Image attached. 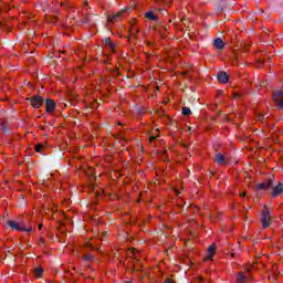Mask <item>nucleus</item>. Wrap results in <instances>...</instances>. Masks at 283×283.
<instances>
[{
    "mask_svg": "<svg viewBox=\"0 0 283 283\" xmlns=\"http://www.w3.org/2000/svg\"><path fill=\"white\" fill-rule=\"evenodd\" d=\"M91 189H94V184H91Z\"/></svg>",
    "mask_w": 283,
    "mask_h": 283,
    "instance_id": "obj_32",
    "label": "nucleus"
},
{
    "mask_svg": "<svg viewBox=\"0 0 283 283\" xmlns=\"http://www.w3.org/2000/svg\"><path fill=\"white\" fill-rule=\"evenodd\" d=\"M184 76H187V72L184 73Z\"/></svg>",
    "mask_w": 283,
    "mask_h": 283,
    "instance_id": "obj_34",
    "label": "nucleus"
},
{
    "mask_svg": "<svg viewBox=\"0 0 283 283\" xmlns=\"http://www.w3.org/2000/svg\"><path fill=\"white\" fill-rule=\"evenodd\" d=\"M164 283H174L171 280H166Z\"/></svg>",
    "mask_w": 283,
    "mask_h": 283,
    "instance_id": "obj_31",
    "label": "nucleus"
},
{
    "mask_svg": "<svg viewBox=\"0 0 283 283\" xmlns=\"http://www.w3.org/2000/svg\"><path fill=\"white\" fill-rule=\"evenodd\" d=\"M43 275V268L35 269V277H41Z\"/></svg>",
    "mask_w": 283,
    "mask_h": 283,
    "instance_id": "obj_21",
    "label": "nucleus"
},
{
    "mask_svg": "<svg viewBox=\"0 0 283 283\" xmlns=\"http://www.w3.org/2000/svg\"><path fill=\"white\" fill-rule=\"evenodd\" d=\"M90 172L92 175V178H94V168H90Z\"/></svg>",
    "mask_w": 283,
    "mask_h": 283,
    "instance_id": "obj_27",
    "label": "nucleus"
},
{
    "mask_svg": "<svg viewBox=\"0 0 283 283\" xmlns=\"http://www.w3.org/2000/svg\"><path fill=\"white\" fill-rule=\"evenodd\" d=\"M269 189H273V179H268L256 185V191H269Z\"/></svg>",
    "mask_w": 283,
    "mask_h": 283,
    "instance_id": "obj_3",
    "label": "nucleus"
},
{
    "mask_svg": "<svg viewBox=\"0 0 283 283\" xmlns=\"http://www.w3.org/2000/svg\"><path fill=\"white\" fill-rule=\"evenodd\" d=\"M240 196L244 198V196H247V192H242Z\"/></svg>",
    "mask_w": 283,
    "mask_h": 283,
    "instance_id": "obj_30",
    "label": "nucleus"
},
{
    "mask_svg": "<svg viewBox=\"0 0 283 283\" xmlns=\"http://www.w3.org/2000/svg\"><path fill=\"white\" fill-rule=\"evenodd\" d=\"M217 78L219 81V83H229V75L227 74V72H219L217 74Z\"/></svg>",
    "mask_w": 283,
    "mask_h": 283,
    "instance_id": "obj_12",
    "label": "nucleus"
},
{
    "mask_svg": "<svg viewBox=\"0 0 283 283\" xmlns=\"http://www.w3.org/2000/svg\"><path fill=\"white\" fill-rule=\"evenodd\" d=\"M237 283H247V277L244 276V272H240L237 276Z\"/></svg>",
    "mask_w": 283,
    "mask_h": 283,
    "instance_id": "obj_16",
    "label": "nucleus"
},
{
    "mask_svg": "<svg viewBox=\"0 0 283 283\" xmlns=\"http://www.w3.org/2000/svg\"><path fill=\"white\" fill-rule=\"evenodd\" d=\"M102 235H103V238H104V235H106V232H103Z\"/></svg>",
    "mask_w": 283,
    "mask_h": 283,
    "instance_id": "obj_33",
    "label": "nucleus"
},
{
    "mask_svg": "<svg viewBox=\"0 0 283 283\" xmlns=\"http://www.w3.org/2000/svg\"><path fill=\"white\" fill-rule=\"evenodd\" d=\"M258 120H260L261 123L264 120V115H258Z\"/></svg>",
    "mask_w": 283,
    "mask_h": 283,
    "instance_id": "obj_24",
    "label": "nucleus"
},
{
    "mask_svg": "<svg viewBox=\"0 0 283 283\" xmlns=\"http://www.w3.org/2000/svg\"><path fill=\"white\" fill-rule=\"evenodd\" d=\"M138 150L140 151V154L137 155V158H138L139 160H143V153H144L143 147H139Z\"/></svg>",
    "mask_w": 283,
    "mask_h": 283,
    "instance_id": "obj_23",
    "label": "nucleus"
},
{
    "mask_svg": "<svg viewBox=\"0 0 283 283\" xmlns=\"http://www.w3.org/2000/svg\"><path fill=\"white\" fill-rule=\"evenodd\" d=\"M272 197L277 198V196H282L283 193V184L280 182L275 187H272Z\"/></svg>",
    "mask_w": 283,
    "mask_h": 283,
    "instance_id": "obj_8",
    "label": "nucleus"
},
{
    "mask_svg": "<svg viewBox=\"0 0 283 283\" xmlns=\"http://www.w3.org/2000/svg\"><path fill=\"white\" fill-rule=\"evenodd\" d=\"M273 99L277 104V107L280 109H283V92L282 91L274 92Z\"/></svg>",
    "mask_w": 283,
    "mask_h": 283,
    "instance_id": "obj_4",
    "label": "nucleus"
},
{
    "mask_svg": "<svg viewBox=\"0 0 283 283\" xmlns=\"http://www.w3.org/2000/svg\"><path fill=\"white\" fill-rule=\"evenodd\" d=\"M128 255H133L135 258V260H138V250H136L135 248H130L128 249Z\"/></svg>",
    "mask_w": 283,
    "mask_h": 283,
    "instance_id": "obj_17",
    "label": "nucleus"
},
{
    "mask_svg": "<svg viewBox=\"0 0 283 283\" xmlns=\"http://www.w3.org/2000/svg\"><path fill=\"white\" fill-rule=\"evenodd\" d=\"M145 17L149 21H158V15L154 14V12H151V11L146 12Z\"/></svg>",
    "mask_w": 283,
    "mask_h": 283,
    "instance_id": "obj_15",
    "label": "nucleus"
},
{
    "mask_svg": "<svg viewBox=\"0 0 283 283\" xmlns=\"http://www.w3.org/2000/svg\"><path fill=\"white\" fill-rule=\"evenodd\" d=\"M138 32H139L138 25L132 24L129 28V35L127 36V40L129 41L132 36L136 39Z\"/></svg>",
    "mask_w": 283,
    "mask_h": 283,
    "instance_id": "obj_10",
    "label": "nucleus"
},
{
    "mask_svg": "<svg viewBox=\"0 0 283 283\" xmlns=\"http://www.w3.org/2000/svg\"><path fill=\"white\" fill-rule=\"evenodd\" d=\"M261 222L263 229H269L271 227V212L268 207H264L263 212L261 214Z\"/></svg>",
    "mask_w": 283,
    "mask_h": 283,
    "instance_id": "obj_2",
    "label": "nucleus"
},
{
    "mask_svg": "<svg viewBox=\"0 0 283 283\" xmlns=\"http://www.w3.org/2000/svg\"><path fill=\"white\" fill-rule=\"evenodd\" d=\"M39 244H40V247H41V244H45V239L40 238V240H39Z\"/></svg>",
    "mask_w": 283,
    "mask_h": 283,
    "instance_id": "obj_25",
    "label": "nucleus"
},
{
    "mask_svg": "<svg viewBox=\"0 0 283 283\" xmlns=\"http://www.w3.org/2000/svg\"><path fill=\"white\" fill-rule=\"evenodd\" d=\"M38 229H39V231H41V229H43V223H40V224L38 226Z\"/></svg>",
    "mask_w": 283,
    "mask_h": 283,
    "instance_id": "obj_28",
    "label": "nucleus"
},
{
    "mask_svg": "<svg viewBox=\"0 0 283 283\" xmlns=\"http://www.w3.org/2000/svg\"><path fill=\"white\" fill-rule=\"evenodd\" d=\"M86 247H90L91 249H94V248L92 247V243H90V242L86 243Z\"/></svg>",
    "mask_w": 283,
    "mask_h": 283,
    "instance_id": "obj_29",
    "label": "nucleus"
},
{
    "mask_svg": "<svg viewBox=\"0 0 283 283\" xmlns=\"http://www.w3.org/2000/svg\"><path fill=\"white\" fill-rule=\"evenodd\" d=\"M123 14H125V11H118L116 13L108 15L107 17L108 23H116V22L120 21V18L123 17Z\"/></svg>",
    "mask_w": 283,
    "mask_h": 283,
    "instance_id": "obj_5",
    "label": "nucleus"
},
{
    "mask_svg": "<svg viewBox=\"0 0 283 283\" xmlns=\"http://www.w3.org/2000/svg\"><path fill=\"white\" fill-rule=\"evenodd\" d=\"M157 136H150L149 137V143H154V140H156Z\"/></svg>",
    "mask_w": 283,
    "mask_h": 283,
    "instance_id": "obj_26",
    "label": "nucleus"
},
{
    "mask_svg": "<svg viewBox=\"0 0 283 283\" xmlns=\"http://www.w3.org/2000/svg\"><path fill=\"white\" fill-rule=\"evenodd\" d=\"M212 45L214 49H217L218 51H222L224 50V41H222V39L220 38H216L212 42Z\"/></svg>",
    "mask_w": 283,
    "mask_h": 283,
    "instance_id": "obj_9",
    "label": "nucleus"
},
{
    "mask_svg": "<svg viewBox=\"0 0 283 283\" xmlns=\"http://www.w3.org/2000/svg\"><path fill=\"white\" fill-rule=\"evenodd\" d=\"M104 46L107 48L109 52H116V44H114V42H112V39L109 38H106L104 40Z\"/></svg>",
    "mask_w": 283,
    "mask_h": 283,
    "instance_id": "obj_11",
    "label": "nucleus"
},
{
    "mask_svg": "<svg viewBox=\"0 0 283 283\" xmlns=\"http://www.w3.org/2000/svg\"><path fill=\"white\" fill-rule=\"evenodd\" d=\"M216 255V243H212L209 248H208V260H211V258Z\"/></svg>",
    "mask_w": 283,
    "mask_h": 283,
    "instance_id": "obj_14",
    "label": "nucleus"
},
{
    "mask_svg": "<svg viewBox=\"0 0 283 283\" xmlns=\"http://www.w3.org/2000/svg\"><path fill=\"white\" fill-rule=\"evenodd\" d=\"M82 260H84V262H94V256H92V254H83Z\"/></svg>",
    "mask_w": 283,
    "mask_h": 283,
    "instance_id": "obj_18",
    "label": "nucleus"
},
{
    "mask_svg": "<svg viewBox=\"0 0 283 283\" xmlns=\"http://www.w3.org/2000/svg\"><path fill=\"white\" fill-rule=\"evenodd\" d=\"M125 283H132V282H129V281H126Z\"/></svg>",
    "mask_w": 283,
    "mask_h": 283,
    "instance_id": "obj_36",
    "label": "nucleus"
},
{
    "mask_svg": "<svg viewBox=\"0 0 283 283\" xmlns=\"http://www.w3.org/2000/svg\"><path fill=\"white\" fill-rule=\"evenodd\" d=\"M7 224L8 227H10V229H12V231H22L24 233H32V231H34V228L25 227V223H23V221L9 220Z\"/></svg>",
    "mask_w": 283,
    "mask_h": 283,
    "instance_id": "obj_1",
    "label": "nucleus"
},
{
    "mask_svg": "<svg viewBox=\"0 0 283 283\" xmlns=\"http://www.w3.org/2000/svg\"><path fill=\"white\" fill-rule=\"evenodd\" d=\"M46 114H54V109H56V102L51 98H48L45 102Z\"/></svg>",
    "mask_w": 283,
    "mask_h": 283,
    "instance_id": "obj_6",
    "label": "nucleus"
},
{
    "mask_svg": "<svg viewBox=\"0 0 283 283\" xmlns=\"http://www.w3.org/2000/svg\"><path fill=\"white\" fill-rule=\"evenodd\" d=\"M43 144H38V145H35V151L38 153V154H41V151H43Z\"/></svg>",
    "mask_w": 283,
    "mask_h": 283,
    "instance_id": "obj_22",
    "label": "nucleus"
},
{
    "mask_svg": "<svg viewBox=\"0 0 283 283\" xmlns=\"http://www.w3.org/2000/svg\"><path fill=\"white\" fill-rule=\"evenodd\" d=\"M268 280L270 282H275V280H277V274L275 272L270 273Z\"/></svg>",
    "mask_w": 283,
    "mask_h": 283,
    "instance_id": "obj_20",
    "label": "nucleus"
},
{
    "mask_svg": "<svg viewBox=\"0 0 283 283\" xmlns=\"http://www.w3.org/2000/svg\"><path fill=\"white\" fill-rule=\"evenodd\" d=\"M176 193L178 195V193H180L178 190H176Z\"/></svg>",
    "mask_w": 283,
    "mask_h": 283,
    "instance_id": "obj_35",
    "label": "nucleus"
},
{
    "mask_svg": "<svg viewBox=\"0 0 283 283\" xmlns=\"http://www.w3.org/2000/svg\"><path fill=\"white\" fill-rule=\"evenodd\" d=\"M181 114L184 116H191V109L189 107L185 106L181 108Z\"/></svg>",
    "mask_w": 283,
    "mask_h": 283,
    "instance_id": "obj_19",
    "label": "nucleus"
},
{
    "mask_svg": "<svg viewBox=\"0 0 283 283\" xmlns=\"http://www.w3.org/2000/svg\"><path fill=\"white\" fill-rule=\"evenodd\" d=\"M43 97L41 96H33L31 99V105L34 109H39V107H41L43 105Z\"/></svg>",
    "mask_w": 283,
    "mask_h": 283,
    "instance_id": "obj_7",
    "label": "nucleus"
},
{
    "mask_svg": "<svg viewBox=\"0 0 283 283\" xmlns=\"http://www.w3.org/2000/svg\"><path fill=\"white\" fill-rule=\"evenodd\" d=\"M214 161L219 165H227V158L220 153L214 156Z\"/></svg>",
    "mask_w": 283,
    "mask_h": 283,
    "instance_id": "obj_13",
    "label": "nucleus"
}]
</instances>
